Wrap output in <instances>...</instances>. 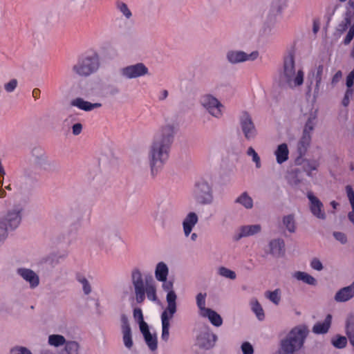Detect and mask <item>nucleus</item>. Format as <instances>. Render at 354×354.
<instances>
[{
	"label": "nucleus",
	"instance_id": "cd10ccee",
	"mask_svg": "<svg viewBox=\"0 0 354 354\" xmlns=\"http://www.w3.org/2000/svg\"><path fill=\"white\" fill-rule=\"evenodd\" d=\"M169 274V268L162 261L157 263L155 268V277L157 281H166Z\"/></svg>",
	"mask_w": 354,
	"mask_h": 354
},
{
	"label": "nucleus",
	"instance_id": "f8f14e48",
	"mask_svg": "<svg viewBox=\"0 0 354 354\" xmlns=\"http://www.w3.org/2000/svg\"><path fill=\"white\" fill-rule=\"evenodd\" d=\"M16 273L28 284L30 289H35L39 286L40 283L39 276L34 270L20 267L16 270Z\"/></svg>",
	"mask_w": 354,
	"mask_h": 354
},
{
	"label": "nucleus",
	"instance_id": "0eeeda50",
	"mask_svg": "<svg viewBox=\"0 0 354 354\" xmlns=\"http://www.w3.org/2000/svg\"><path fill=\"white\" fill-rule=\"evenodd\" d=\"M199 104L213 118L221 119L223 116L225 106L214 95H202L199 99Z\"/></svg>",
	"mask_w": 354,
	"mask_h": 354
},
{
	"label": "nucleus",
	"instance_id": "bb28decb",
	"mask_svg": "<svg viewBox=\"0 0 354 354\" xmlns=\"http://www.w3.org/2000/svg\"><path fill=\"white\" fill-rule=\"evenodd\" d=\"M67 340L66 337L59 334H51L48 337V344L55 348H58L61 346H64Z\"/></svg>",
	"mask_w": 354,
	"mask_h": 354
},
{
	"label": "nucleus",
	"instance_id": "20e7f679",
	"mask_svg": "<svg viewBox=\"0 0 354 354\" xmlns=\"http://www.w3.org/2000/svg\"><path fill=\"white\" fill-rule=\"evenodd\" d=\"M131 281L134 288L136 299L138 303H142L147 298L152 301L157 300L156 288L153 283H145L141 272L138 269H134L131 272Z\"/></svg>",
	"mask_w": 354,
	"mask_h": 354
},
{
	"label": "nucleus",
	"instance_id": "c03bdc74",
	"mask_svg": "<svg viewBox=\"0 0 354 354\" xmlns=\"http://www.w3.org/2000/svg\"><path fill=\"white\" fill-rule=\"evenodd\" d=\"M145 341L151 351H154L157 349V337L156 334H151L145 337Z\"/></svg>",
	"mask_w": 354,
	"mask_h": 354
},
{
	"label": "nucleus",
	"instance_id": "6ab92c4d",
	"mask_svg": "<svg viewBox=\"0 0 354 354\" xmlns=\"http://www.w3.org/2000/svg\"><path fill=\"white\" fill-rule=\"evenodd\" d=\"M197 340L201 347L209 349L215 345L217 341V336L209 330H207L199 335Z\"/></svg>",
	"mask_w": 354,
	"mask_h": 354
},
{
	"label": "nucleus",
	"instance_id": "338daca9",
	"mask_svg": "<svg viewBox=\"0 0 354 354\" xmlns=\"http://www.w3.org/2000/svg\"><path fill=\"white\" fill-rule=\"evenodd\" d=\"M39 95H40V91H39V89H38V88H35V89L32 91V96H33V97H35V99H37V98L39 97Z\"/></svg>",
	"mask_w": 354,
	"mask_h": 354
},
{
	"label": "nucleus",
	"instance_id": "37998d69",
	"mask_svg": "<svg viewBox=\"0 0 354 354\" xmlns=\"http://www.w3.org/2000/svg\"><path fill=\"white\" fill-rule=\"evenodd\" d=\"M266 296L272 303L278 305L281 300V290L279 289H276L274 291L267 292L266 293Z\"/></svg>",
	"mask_w": 354,
	"mask_h": 354
},
{
	"label": "nucleus",
	"instance_id": "a878e982",
	"mask_svg": "<svg viewBox=\"0 0 354 354\" xmlns=\"http://www.w3.org/2000/svg\"><path fill=\"white\" fill-rule=\"evenodd\" d=\"M274 154L276 157V160L278 164H283L288 160L289 149L286 143L280 144L275 149Z\"/></svg>",
	"mask_w": 354,
	"mask_h": 354
},
{
	"label": "nucleus",
	"instance_id": "39448f33",
	"mask_svg": "<svg viewBox=\"0 0 354 354\" xmlns=\"http://www.w3.org/2000/svg\"><path fill=\"white\" fill-rule=\"evenodd\" d=\"M308 330L305 326L294 328L288 334L286 339L281 342V354H293L300 349L308 335Z\"/></svg>",
	"mask_w": 354,
	"mask_h": 354
},
{
	"label": "nucleus",
	"instance_id": "6e6552de",
	"mask_svg": "<svg viewBox=\"0 0 354 354\" xmlns=\"http://www.w3.org/2000/svg\"><path fill=\"white\" fill-rule=\"evenodd\" d=\"M195 199L201 205H210L214 201L212 186L205 181L197 183L195 192Z\"/></svg>",
	"mask_w": 354,
	"mask_h": 354
},
{
	"label": "nucleus",
	"instance_id": "5701e85b",
	"mask_svg": "<svg viewBox=\"0 0 354 354\" xmlns=\"http://www.w3.org/2000/svg\"><path fill=\"white\" fill-rule=\"evenodd\" d=\"M261 230V226L259 224L243 225L239 230L238 239L255 235Z\"/></svg>",
	"mask_w": 354,
	"mask_h": 354
},
{
	"label": "nucleus",
	"instance_id": "a19ab883",
	"mask_svg": "<svg viewBox=\"0 0 354 354\" xmlns=\"http://www.w3.org/2000/svg\"><path fill=\"white\" fill-rule=\"evenodd\" d=\"M346 334L350 344L354 346V321L350 319L346 321Z\"/></svg>",
	"mask_w": 354,
	"mask_h": 354
},
{
	"label": "nucleus",
	"instance_id": "864d4df0",
	"mask_svg": "<svg viewBox=\"0 0 354 354\" xmlns=\"http://www.w3.org/2000/svg\"><path fill=\"white\" fill-rule=\"evenodd\" d=\"M310 266L313 269L320 271L323 269L322 262L318 259H313L310 262Z\"/></svg>",
	"mask_w": 354,
	"mask_h": 354
},
{
	"label": "nucleus",
	"instance_id": "bf43d9fd",
	"mask_svg": "<svg viewBox=\"0 0 354 354\" xmlns=\"http://www.w3.org/2000/svg\"><path fill=\"white\" fill-rule=\"evenodd\" d=\"M342 77V72L341 71H338L335 73V74L333 76L331 80V83L333 85L337 84Z\"/></svg>",
	"mask_w": 354,
	"mask_h": 354
},
{
	"label": "nucleus",
	"instance_id": "13d9d810",
	"mask_svg": "<svg viewBox=\"0 0 354 354\" xmlns=\"http://www.w3.org/2000/svg\"><path fill=\"white\" fill-rule=\"evenodd\" d=\"M353 37H354V28H351L350 30H348V32L344 40V44L347 45V44H350L351 41H352V39H353Z\"/></svg>",
	"mask_w": 354,
	"mask_h": 354
},
{
	"label": "nucleus",
	"instance_id": "ddd939ff",
	"mask_svg": "<svg viewBox=\"0 0 354 354\" xmlns=\"http://www.w3.org/2000/svg\"><path fill=\"white\" fill-rule=\"evenodd\" d=\"M120 328L124 346L129 350L133 346L132 330L128 319L125 315L120 317Z\"/></svg>",
	"mask_w": 354,
	"mask_h": 354
},
{
	"label": "nucleus",
	"instance_id": "680f3d73",
	"mask_svg": "<svg viewBox=\"0 0 354 354\" xmlns=\"http://www.w3.org/2000/svg\"><path fill=\"white\" fill-rule=\"evenodd\" d=\"M8 181H9V184L8 185L5 186V190L6 189L8 191H12V183H15V178L10 176L8 178Z\"/></svg>",
	"mask_w": 354,
	"mask_h": 354
},
{
	"label": "nucleus",
	"instance_id": "ea45409f",
	"mask_svg": "<svg viewBox=\"0 0 354 354\" xmlns=\"http://www.w3.org/2000/svg\"><path fill=\"white\" fill-rule=\"evenodd\" d=\"M217 273L219 276L225 279L234 280L236 278V272L225 266H220L217 269Z\"/></svg>",
	"mask_w": 354,
	"mask_h": 354
},
{
	"label": "nucleus",
	"instance_id": "412c9836",
	"mask_svg": "<svg viewBox=\"0 0 354 354\" xmlns=\"http://www.w3.org/2000/svg\"><path fill=\"white\" fill-rule=\"evenodd\" d=\"M304 115L306 117L307 120L304 125L303 133H306L311 136V133L314 130L315 126L316 124L317 110H315L313 107L310 106L309 113H305Z\"/></svg>",
	"mask_w": 354,
	"mask_h": 354
},
{
	"label": "nucleus",
	"instance_id": "5fc2aeb1",
	"mask_svg": "<svg viewBox=\"0 0 354 354\" xmlns=\"http://www.w3.org/2000/svg\"><path fill=\"white\" fill-rule=\"evenodd\" d=\"M333 236L338 241L342 244L346 243L347 241L346 236L342 232H335L333 233Z\"/></svg>",
	"mask_w": 354,
	"mask_h": 354
},
{
	"label": "nucleus",
	"instance_id": "473e14b6",
	"mask_svg": "<svg viewBox=\"0 0 354 354\" xmlns=\"http://www.w3.org/2000/svg\"><path fill=\"white\" fill-rule=\"evenodd\" d=\"M324 72V66L322 64L316 66L313 70H312L311 73L315 79V95H317L319 90V86L322 80V75Z\"/></svg>",
	"mask_w": 354,
	"mask_h": 354
},
{
	"label": "nucleus",
	"instance_id": "6e6d98bb",
	"mask_svg": "<svg viewBox=\"0 0 354 354\" xmlns=\"http://www.w3.org/2000/svg\"><path fill=\"white\" fill-rule=\"evenodd\" d=\"M82 124L80 122L75 123L72 126V132L74 136L80 135L82 131Z\"/></svg>",
	"mask_w": 354,
	"mask_h": 354
},
{
	"label": "nucleus",
	"instance_id": "393cba45",
	"mask_svg": "<svg viewBox=\"0 0 354 354\" xmlns=\"http://www.w3.org/2000/svg\"><path fill=\"white\" fill-rule=\"evenodd\" d=\"M354 296V282L347 287L339 290L335 296V299L339 302H344Z\"/></svg>",
	"mask_w": 354,
	"mask_h": 354
},
{
	"label": "nucleus",
	"instance_id": "49530a36",
	"mask_svg": "<svg viewBox=\"0 0 354 354\" xmlns=\"http://www.w3.org/2000/svg\"><path fill=\"white\" fill-rule=\"evenodd\" d=\"M283 225L290 232H294L295 230V220L292 216L288 215L283 217Z\"/></svg>",
	"mask_w": 354,
	"mask_h": 354
},
{
	"label": "nucleus",
	"instance_id": "4be33fe9",
	"mask_svg": "<svg viewBox=\"0 0 354 354\" xmlns=\"http://www.w3.org/2000/svg\"><path fill=\"white\" fill-rule=\"evenodd\" d=\"M285 244L283 239H276L272 240L269 243L270 253L277 257H281L283 254L285 249Z\"/></svg>",
	"mask_w": 354,
	"mask_h": 354
},
{
	"label": "nucleus",
	"instance_id": "f257e3e1",
	"mask_svg": "<svg viewBox=\"0 0 354 354\" xmlns=\"http://www.w3.org/2000/svg\"><path fill=\"white\" fill-rule=\"evenodd\" d=\"M175 133V127L172 124L161 126L154 133L147 153L152 177H156L168 161Z\"/></svg>",
	"mask_w": 354,
	"mask_h": 354
},
{
	"label": "nucleus",
	"instance_id": "72a5a7b5",
	"mask_svg": "<svg viewBox=\"0 0 354 354\" xmlns=\"http://www.w3.org/2000/svg\"><path fill=\"white\" fill-rule=\"evenodd\" d=\"M311 142V136L303 133L297 145V151L300 156H303L307 151Z\"/></svg>",
	"mask_w": 354,
	"mask_h": 354
},
{
	"label": "nucleus",
	"instance_id": "f03ea898",
	"mask_svg": "<svg viewBox=\"0 0 354 354\" xmlns=\"http://www.w3.org/2000/svg\"><path fill=\"white\" fill-rule=\"evenodd\" d=\"M275 81L280 86L292 89L304 84V71L302 67L296 66L292 55L285 57L282 69Z\"/></svg>",
	"mask_w": 354,
	"mask_h": 354
},
{
	"label": "nucleus",
	"instance_id": "4468645a",
	"mask_svg": "<svg viewBox=\"0 0 354 354\" xmlns=\"http://www.w3.org/2000/svg\"><path fill=\"white\" fill-rule=\"evenodd\" d=\"M307 198L309 200V208L312 214L319 219L324 220L326 215L322 201L311 192H308Z\"/></svg>",
	"mask_w": 354,
	"mask_h": 354
},
{
	"label": "nucleus",
	"instance_id": "f704fd0d",
	"mask_svg": "<svg viewBox=\"0 0 354 354\" xmlns=\"http://www.w3.org/2000/svg\"><path fill=\"white\" fill-rule=\"evenodd\" d=\"M293 277L298 281H301L311 286H315L317 284V280L309 274L305 272L297 271L293 274Z\"/></svg>",
	"mask_w": 354,
	"mask_h": 354
},
{
	"label": "nucleus",
	"instance_id": "e433bc0d",
	"mask_svg": "<svg viewBox=\"0 0 354 354\" xmlns=\"http://www.w3.org/2000/svg\"><path fill=\"white\" fill-rule=\"evenodd\" d=\"M252 310L256 315L257 319L260 321L264 319L265 315L263 310L257 299H252L250 302Z\"/></svg>",
	"mask_w": 354,
	"mask_h": 354
},
{
	"label": "nucleus",
	"instance_id": "0e129e2a",
	"mask_svg": "<svg viewBox=\"0 0 354 354\" xmlns=\"http://www.w3.org/2000/svg\"><path fill=\"white\" fill-rule=\"evenodd\" d=\"M353 88L352 87H347V89H346V91L345 92L344 95L351 98L353 96Z\"/></svg>",
	"mask_w": 354,
	"mask_h": 354
},
{
	"label": "nucleus",
	"instance_id": "9b49d317",
	"mask_svg": "<svg viewBox=\"0 0 354 354\" xmlns=\"http://www.w3.org/2000/svg\"><path fill=\"white\" fill-rule=\"evenodd\" d=\"M240 124L245 138L251 140L257 135V130L252 121V117L247 112H243L240 118Z\"/></svg>",
	"mask_w": 354,
	"mask_h": 354
},
{
	"label": "nucleus",
	"instance_id": "58836bf2",
	"mask_svg": "<svg viewBox=\"0 0 354 354\" xmlns=\"http://www.w3.org/2000/svg\"><path fill=\"white\" fill-rule=\"evenodd\" d=\"M319 162L317 160H308L304 163L303 167L305 172L310 177L313 176V171L317 169Z\"/></svg>",
	"mask_w": 354,
	"mask_h": 354
},
{
	"label": "nucleus",
	"instance_id": "1a4fd4ad",
	"mask_svg": "<svg viewBox=\"0 0 354 354\" xmlns=\"http://www.w3.org/2000/svg\"><path fill=\"white\" fill-rule=\"evenodd\" d=\"M121 75L129 80L145 77L149 74L148 67L142 62H138L123 67L120 70Z\"/></svg>",
	"mask_w": 354,
	"mask_h": 354
},
{
	"label": "nucleus",
	"instance_id": "a211bd4d",
	"mask_svg": "<svg viewBox=\"0 0 354 354\" xmlns=\"http://www.w3.org/2000/svg\"><path fill=\"white\" fill-rule=\"evenodd\" d=\"M199 218L198 214L194 212H188L182 221V227L184 236L188 238L198 223Z\"/></svg>",
	"mask_w": 354,
	"mask_h": 354
},
{
	"label": "nucleus",
	"instance_id": "774afa93",
	"mask_svg": "<svg viewBox=\"0 0 354 354\" xmlns=\"http://www.w3.org/2000/svg\"><path fill=\"white\" fill-rule=\"evenodd\" d=\"M350 102V97H346L344 95L343 100H342V104L344 106H347L349 104Z\"/></svg>",
	"mask_w": 354,
	"mask_h": 354
},
{
	"label": "nucleus",
	"instance_id": "603ef678",
	"mask_svg": "<svg viewBox=\"0 0 354 354\" xmlns=\"http://www.w3.org/2000/svg\"><path fill=\"white\" fill-rule=\"evenodd\" d=\"M241 350L243 354H253L252 346L249 342H244L241 345Z\"/></svg>",
	"mask_w": 354,
	"mask_h": 354
},
{
	"label": "nucleus",
	"instance_id": "c85d7f7f",
	"mask_svg": "<svg viewBox=\"0 0 354 354\" xmlns=\"http://www.w3.org/2000/svg\"><path fill=\"white\" fill-rule=\"evenodd\" d=\"M332 321V316L328 315L323 322L317 323L313 328V333L324 334L328 332Z\"/></svg>",
	"mask_w": 354,
	"mask_h": 354
},
{
	"label": "nucleus",
	"instance_id": "dca6fc26",
	"mask_svg": "<svg viewBox=\"0 0 354 354\" xmlns=\"http://www.w3.org/2000/svg\"><path fill=\"white\" fill-rule=\"evenodd\" d=\"M351 28H354V1L350 0L344 19L337 26V30L344 32Z\"/></svg>",
	"mask_w": 354,
	"mask_h": 354
},
{
	"label": "nucleus",
	"instance_id": "f3484780",
	"mask_svg": "<svg viewBox=\"0 0 354 354\" xmlns=\"http://www.w3.org/2000/svg\"><path fill=\"white\" fill-rule=\"evenodd\" d=\"M177 310L170 311L167 309H165L161 314V324H162V333L161 339L165 342L169 340V328H170V320L173 318L174 314Z\"/></svg>",
	"mask_w": 354,
	"mask_h": 354
},
{
	"label": "nucleus",
	"instance_id": "a18cd8bd",
	"mask_svg": "<svg viewBox=\"0 0 354 354\" xmlns=\"http://www.w3.org/2000/svg\"><path fill=\"white\" fill-rule=\"evenodd\" d=\"M246 153L248 156L252 157V160L255 163V166L257 168L259 169L261 167L260 157L259 156L258 153L256 152V151L252 147H250L248 149Z\"/></svg>",
	"mask_w": 354,
	"mask_h": 354
},
{
	"label": "nucleus",
	"instance_id": "4c0bfd02",
	"mask_svg": "<svg viewBox=\"0 0 354 354\" xmlns=\"http://www.w3.org/2000/svg\"><path fill=\"white\" fill-rule=\"evenodd\" d=\"M206 293H198L196 297V305L199 310L200 315L203 314L209 308L205 307L206 304Z\"/></svg>",
	"mask_w": 354,
	"mask_h": 354
},
{
	"label": "nucleus",
	"instance_id": "4d7b16f0",
	"mask_svg": "<svg viewBox=\"0 0 354 354\" xmlns=\"http://www.w3.org/2000/svg\"><path fill=\"white\" fill-rule=\"evenodd\" d=\"M133 316L134 318L138 320V323L144 322L143 315L141 309H135L133 311Z\"/></svg>",
	"mask_w": 354,
	"mask_h": 354
},
{
	"label": "nucleus",
	"instance_id": "7ed1b4c3",
	"mask_svg": "<svg viewBox=\"0 0 354 354\" xmlns=\"http://www.w3.org/2000/svg\"><path fill=\"white\" fill-rule=\"evenodd\" d=\"M3 205L6 207V212L3 216L0 218L8 232L15 230L21 223L24 210V205L20 201L12 198L6 200Z\"/></svg>",
	"mask_w": 354,
	"mask_h": 354
},
{
	"label": "nucleus",
	"instance_id": "423d86ee",
	"mask_svg": "<svg viewBox=\"0 0 354 354\" xmlns=\"http://www.w3.org/2000/svg\"><path fill=\"white\" fill-rule=\"evenodd\" d=\"M100 66V57L94 52L81 56L73 66V72L80 77H88L97 72Z\"/></svg>",
	"mask_w": 354,
	"mask_h": 354
},
{
	"label": "nucleus",
	"instance_id": "c9c22d12",
	"mask_svg": "<svg viewBox=\"0 0 354 354\" xmlns=\"http://www.w3.org/2000/svg\"><path fill=\"white\" fill-rule=\"evenodd\" d=\"M76 280L82 285V290L84 295H89L91 291V286L88 280L85 276L81 274H78L76 276Z\"/></svg>",
	"mask_w": 354,
	"mask_h": 354
},
{
	"label": "nucleus",
	"instance_id": "b1692460",
	"mask_svg": "<svg viewBox=\"0 0 354 354\" xmlns=\"http://www.w3.org/2000/svg\"><path fill=\"white\" fill-rule=\"evenodd\" d=\"M81 344L75 340H67L59 354H82Z\"/></svg>",
	"mask_w": 354,
	"mask_h": 354
},
{
	"label": "nucleus",
	"instance_id": "09e8293b",
	"mask_svg": "<svg viewBox=\"0 0 354 354\" xmlns=\"http://www.w3.org/2000/svg\"><path fill=\"white\" fill-rule=\"evenodd\" d=\"M10 354H32V352L26 347L17 346L10 349Z\"/></svg>",
	"mask_w": 354,
	"mask_h": 354
},
{
	"label": "nucleus",
	"instance_id": "69168bd1",
	"mask_svg": "<svg viewBox=\"0 0 354 354\" xmlns=\"http://www.w3.org/2000/svg\"><path fill=\"white\" fill-rule=\"evenodd\" d=\"M138 324H139L140 329L141 332H142V331L147 330V328H149L148 324L145 321L142 322L140 323H138Z\"/></svg>",
	"mask_w": 354,
	"mask_h": 354
},
{
	"label": "nucleus",
	"instance_id": "9d476101",
	"mask_svg": "<svg viewBox=\"0 0 354 354\" xmlns=\"http://www.w3.org/2000/svg\"><path fill=\"white\" fill-rule=\"evenodd\" d=\"M259 57V52L255 50L250 53H247L242 50H230L226 53V59L232 64L254 61Z\"/></svg>",
	"mask_w": 354,
	"mask_h": 354
},
{
	"label": "nucleus",
	"instance_id": "7c9ffc66",
	"mask_svg": "<svg viewBox=\"0 0 354 354\" xmlns=\"http://www.w3.org/2000/svg\"><path fill=\"white\" fill-rule=\"evenodd\" d=\"M235 203L241 205L247 209H250L253 207V200L249 196L248 192H244L241 193L236 199Z\"/></svg>",
	"mask_w": 354,
	"mask_h": 354
},
{
	"label": "nucleus",
	"instance_id": "c756f323",
	"mask_svg": "<svg viewBox=\"0 0 354 354\" xmlns=\"http://www.w3.org/2000/svg\"><path fill=\"white\" fill-rule=\"evenodd\" d=\"M201 316L207 318L211 324L216 327L221 326L223 324V319L220 315L210 308L206 310Z\"/></svg>",
	"mask_w": 354,
	"mask_h": 354
},
{
	"label": "nucleus",
	"instance_id": "2f4dec72",
	"mask_svg": "<svg viewBox=\"0 0 354 354\" xmlns=\"http://www.w3.org/2000/svg\"><path fill=\"white\" fill-rule=\"evenodd\" d=\"M115 6L116 10L125 18L126 20L131 19L133 13L126 3L118 0L115 1Z\"/></svg>",
	"mask_w": 354,
	"mask_h": 354
},
{
	"label": "nucleus",
	"instance_id": "3c124183",
	"mask_svg": "<svg viewBox=\"0 0 354 354\" xmlns=\"http://www.w3.org/2000/svg\"><path fill=\"white\" fill-rule=\"evenodd\" d=\"M17 84V80L16 79H12L8 82L6 83L3 87L6 92L12 93L16 89Z\"/></svg>",
	"mask_w": 354,
	"mask_h": 354
},
{
	"label": "nucleus",
	"instance_id": "aec40b11",
	"mask_svg": "<svg viewBox=\"0 0 354 354\" xmlns=\"http://www.w3.org/2000/svg\"><path fill=\"white\" fill-rule=\"evenodd\" d=\"M71 105L84 111H91L93 109H98L102 106V104L99 102L91 103L84 100L82 97H76L71 101Z\"/></svg>",
	"mask_w": 354,
	"mask_h": 354
},
{
	"label": "nucleus",
	"instance_id": "052dcab7",
	"mask_svg": "<svg viewBox=\"0 0 354 354\" xmlns=\"http://www.w3.org/2000/svg\"><path fill=\"white\" fill-rule=\"evenodd\" d=\"M346 191L347 196H348V198L349 199V201L350 202L351 201H354V192H353V188L351 187V186L347 185L346 187Z\"/></svg>",
	"mask_w": 354,
	"mask_h": 354
},
{
	"label": "nucleus",
	"instance_id": "8fccbe9b",
	"mask_svg": "<svg viewBox=\"0 0 354 354\" xmlns=\"http://www.w3.org/2000/svg\"><path fill=\"white\" fill-rule=\"evenodd\" d=\"M333 345L338 348H343L346 346L347 343L346 337L339 336L332 341Z\"/></svg>",
	"mask_w": 354,
	"mask_h": 354
},
{
	"label": "nucleus",
	"instance_id": "79ce46f5",
	"mask_svg": "<svg viewBox=\"0 0 354 354\" xmlns=\"http://www.w3.org/2000/svg\"><path fill=\"white\" fill-rule=\"evenodd\" d=\"M288 6V0H273L272 9L277 12L281 13Z\"/></svg>",
	"mask_w": 354,
	"mask_h": 354
},
{
	"label": "nucleus",
	"instance_id": "e2e57ef3",
	"mask_svg": "<svg viewBox=\"0 0 354 354\" xmlns=\"http://www.w3.org/2000/svg\"><path fill=\"white\" fill-rule=\"evenodd\" d=\"M168 96V91L167 90H162L158 95L159 100H164Z\"/></svg>",
	"mask_w": 354,
	"mask_h": 354
},
{
	"label": "nucleus",
	"instance_id": "de8ad7c7",
	"mask_svg": "<svg viewBox=\"0 0 354 354\" xmlns=\"http://www.w3.org/2000/svg\"><path fill=\"white\" fill-rule=\"evenodd\" d=\"M8 231L4 223L0 218V247L4 243L8 236Z\"/></svg>",
	"mask_w": 354,
	"mask_h": 354
},
{
	"label": "nucleus",
	"instance_id": "2eb2a0df",
	"mask_svg": "<svg viewBox=\"0 0 354 354\" xmlns=\"http://www.w3.org/2000/svg\"><path fill=\"white\" fill-rule=\"evenodd\" d=\"M162 282V288L163 290L166 291V301L167 304V308L170 311H173L174 310H177V295L174 290V283L171 281H160Z\"/></svg>",
	"mask_w": 354,
	"mask_h": 354
}]
</instances>
